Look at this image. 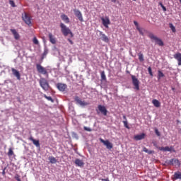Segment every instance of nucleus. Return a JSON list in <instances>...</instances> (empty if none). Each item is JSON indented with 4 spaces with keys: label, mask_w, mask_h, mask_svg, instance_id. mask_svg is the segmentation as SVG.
<instances>
[{
    "label": "nucleus",
    "mask_w": 181,
    "mask_h": 181,
    "mask_svg": "<svg viewBox=\"0 0 181 181\" xmlns=\"http://www.w3.org/2000/svg\"><path fill=\"white\" fill-rule=\"evenodd\" d=\"M14 178L16 179V180L17 181H22V180H21V176L19 175H16V176L14 177Z\"/></svg>",
    "instance_id": "nucleus-39"
},
{
    "label": "nucleus",
    "mask_w": 181,
    "mask_h": 181,
    "mask_svg": "<svg viewBox=\"0 0 181 181\" xmlns=\"http://www.w3.org/2000/svg\"><path fill=\"white\" fill-rule=\"evenodd\" d=\"M148 71L150 76H151V77H153V74L152 73V68H151V66H149L148 68Z\"/></svg>",
    "instance_id": "nucleus-37"
},
{
    "label": "nucleus",
    "mask_w": 181,
    "mask_h": 181,
    "mask_svg": "<svg viewBox=\"0 0 181 181\" xmlns=\"http://www.w3.org/2000/svg\"><path fill=\"white\" fill-rule=\"evenodd\" d=\"M50 163H56V162H57V160H56V158L53 157V156H49L48 158Z\"/></svg>",
    "instance_id": "nucleus-27"
},
{
    "label": "nucleus",
    "mask_w": 181,
    "mask_h": 181,
    "mask_svg": "<svg viewBox=\"0 0 181 181\" xmlns=\"http://www.w3.org/2000/svg\"><path fill=\"white\" fill-rule=\"evenodd\" d=\"M138 57H139V62H144L145 59H144V54H142V53H141V52H139V54H138Z\"/></svg>",
    "instance_id": "nucleus-28"
},
{
    "label": "nucleus",
    "mask_w": 181,
    "mask_h": 181,
    "mask_svg": "<svg viewBox=\"0 0 181 181\" xmlns=\"http://www.w3.org/2000/svg\"><path fill=\"white\" fill-rule=\"evenodd\" d=\"M136 29H137V30H139L140 35H144V33L142 32V29H141V28L137 27Z\"/></svg>",
    "instance_id": "nucleus-41"
},
{
    "label": "nucleus",
    "mask_w": 181,
    "mask_h": 181,
    "mask_svg": "<svg viewBox=\"0 0 181 181\" xmlns=\"http://www.w3.org/2000/svg\"><path fill=\"white\" fill-rule=\"evenodd\" d=\"M112 2L116 3L117 0H111Z\"/></svg>",
    "instance_id": "nucleus-49"
},
{
    "label": "nucleus",
    "mask_w": 181,
    "mask_h": 181,
    "mask_svg": "<svg viewBox=\"0 0 181 181\" xmlns=\"http://www.w3.org/2000/svg\"><path fill=\"white\" fill-rule=\"evenodd\" d=\"M9 4L11 5V6H12V8H15L16 6V5L15 4V1H13V0H9Z\"/></svg>",
    "instance_id": "nucleus-34"
},
{
    "label": "nucleus",
    "mask_w": 181,
    "mask_h": 181,
    "mask_svg": "<svg viewBox=\"0 0 181 181\" xmlns=\"http://www.w3.org/2000/svg\"><path fill=\"white\" fill-rule=\"evenodd\" d=\"M36 69L40 74H43L44 76H47V77H49V74L47 73V70L46 69V68L43 67L39 64H37Z\"/></svg>",
    "instance_id": "nucleus-4"
},
{
    "label": "nucleus",
    "mask_w": 181,
    "mask_h": 181,
    "mask_svg": "<svg viewBox=\"0 0 181 181\" xmlns=\"http://www.w3.org/2000/svg\"><path fill=\"white\" fill-rule=\"evenodd\" d=\"M100 76H101L102 80H107V76H105V72L102 71Z\"/></svg>",
    "instance_id": "nucleus-32"
},
{
    "label": "nucleus",
    "mask_w": 181,
    "mask_h": 181,
    "mask_svg": "<svg viewBox=\"0 0 181 181\" xmlns=\"http://www.w3.org/2000/svg\"><path fill=\"white\" fill-rule=\"evenodd\" d=\"M134 24L135 25V26H136V28H139V25L138 24V22L134 21Z\"/></svg>",
    "instance_id": "nucleus-44"
},
{
    "label": "nucleus",
    "mask_w": 181,
    "mask_h": 181,
    "mask_svg": "<svg viewBox=\"0 0 181 181\" xmlns=\"http://www.w3.org/2000/svg\"><path fill=\"white\" fill-rule=\"evenodd\" d=\"M101 21L103 26H105V28L108 29V25H111V21H110V18H108V16H106L105 18L102 17Z\"/></svg>",
    "instance_id": "nucleus-8"
},
{
    "label": "nucleus",
    "mask_w": 181,
    "mask_h": 181,
    "mask_svg": "<svg viewBox=\"0 0 181 181\" xmlns=\"http://www.w3.org/2000/svg\"><path fill=\"white\" fill-rule=\"evenodd\" d=\"M133 1H136V0H133Z\"/></svg>",
    "instance_id": "nucleus-52"
},
{
    "label": "nucleus",
    "mask_w": 181,
    "mask_h": 181,
    "mask_svg": "<svg viewBox=\"0 0 181 181\" xmlns=\"http://www.w3.org/2000/svg\"><path fill=\"white\" fill-rule=\"evenodd\" d=\"M33 42L34 45H39V40H37V38L36 37H33Z\"/></svg>",
    "instance_id": "nucleus-33"
},
{
    "label": "nucleus",
    "mask_w": 181,
    "mask_h": 181,
    "mask_svg": "<svg viewBox=\"0 0 181 181\" xmlns=\"http://www.w3.org/2000/svg\"><path fill=\"white\" fill-rule=\"evenodd\" d=\"M123 124L125 128H127V129H129V126H128V122L127 120L123 121Z\"/></svg>",
    "instance_id": "nucleus-36"
},
{
    "label": "nucleus",
    "mask_w": 181,
    "mask_h": 181,
    "mask_svg": "<svg viewBox=\"0 0 181 181\" xmlns=\"http://www.w3.org/2000/svg\"><path fill=\"white\" fill-rule=\"evenodd\" d=\"M174 59L178 62V66H181V53L174 54Z\"/></svg>",
    "instance_id": "nucleus-21"
},
{
    "label": "nucleus",
    "mask_w": 181,
    "mask_h": 181,
    "mask_svg": "<svg viewBox=\"0 0 181 181\" xmlns=\"http://www.w3.org/2000/svg\"><path fill=\"white\" fill-rule=\"evenodd\" d=\"M61 19L66 23H70V18H69V16L64 13L61 15Z\"/></svg>",
    "instance_id": "nucleus-20"
},
{
    "label": "nucleus",
    "mask_w": 181,
    "mask_h": 181,
    "mask_svg": "<svg viewBox=\"0 0 181 181\" xmlns=\"http://www.w3.org/2000/svg\"><path fill=\"white\" fill-rule=\"evenodd\" d=\"M132 84L134 86V90H139V80L137 79L136 76L132 75Z\"/></svg>",
    "instance_id": "nucleus-6"
},
{
    "label": "nucleus",
    "mask_w": 181,
    "mask_h": 181,
    "mask_svg": "<svg viewBox=\"0 0 181 181\" xmlns=\"http://www.w3.org/2000/svg\"><path fill=\"white\" fill-rule=\"evenodd\" d=\"M152 104H153L154 107L156 108H159V107H160V102L156 99H153L152 100Z\"/></svg>",
    "instance_id": "nucleus-23"
},
{
    "label": "nucleus",
    "mask_w": 181,
    "mask_h": 181,
    "mask_svg": "<svg viewBox=\"0 0 181 181\" xmlns=\"http://www.w3.org/2000/svg\"><path fill=\"white\" fill-rule=\"evenodd\" d=\"M169 26H170V28L172 32H173V33H176V28H175V27L173 26V24L170 23V24H169Z\"/></svg>",
    "instance_id": "nucleus-30"
},
{
    "label": "nucleus",
    "mask_w": 181,
    "mask_h": 181,
    "mask_svg": "<svg viewBox=\"0 0 181 181\" xmlns=\"http://www.w3.org/2000/svg\"><path fill=\"white\" fill-rule=\"evenodd\" d=\"M68 42H69L70 45H74L73 40H70V38H68Z\"/></svg>",
    "instance_id": "nucleus-45"
},
{
    "label": "nucleus",
    "mask_w": 181,
    "mask_h": 181,
    "mask_svg": "<svg viewBox=\"0 0 181 181\" xmlns=\"http://www.w3.org/2000/svg\"><path fill=\"white\" fill-rule=\"evenodd\" d=\"M169 165H172L173 166H178L180 167L181 163L180 161L178 159L176 158H172L168 162Z\"/></svg>",
    "instance_id": "nucleus-10"
},
{
    "label": "nucleus",
    "mask_w": 181,
    "mask_h": 181,
    "mask_svg": "<svg viewBox=\"0 0 181 181\" xmlns=\"http://www.w3.org/2000/svg\"><path fill=\"white\" fill-rule=\"evenodd\" d=\"M143 152H146V153H148V155H152V153H155V151L148 150L146 147L143 148Z\"/></svg>",
    "instance_id": "nucleus-25"
},
{
    "label": "nucleus",
    "mask_w": 181,
    "mask_h": 181,
    "mask_svg": "<svg viewBox=\"0 0 181 181\" xmlns=\"http://www.w3.org/2000/svg\"><path fill=\"white\" fill-rule=\"evenodd\" d=\"M163 77H165V74L161 71H158V80H160Z\"/></svg>",
    "instance_id": "nucleus-26"
},
{
    "label": "nucleus",
    "mask_w": 181,
    "mask_h": 181,
    "mask_svg": "<svg viewBox=\"0 0 181 181\" xmlns=\"http://www.w3.org/2000/svg\"><path fill=\"white\" fill-rule=\"evenodd\" d=\"M152 144L153 146H156L157 149H159V146H158V143L156 141H153Z\"/></svg>",
    "instance_id": "nucleus-42"
},
{
    "label": "nucleus",
    "mask_w": 181,
    "mask_h": 181,
    "mask_svg": "<svg viewBox=\"0 0 181 181\" xmlns=\"http://www.w3.org/2000/svg\"><path fill=\"white\" fill-rule=\"evenodd\" d=\"M29 141H33V145L36 146V148H40V143L39 142V140H36L33 139V136L29 137Z\"/></svg>",
    "instance_id": "nucleus-15"
},
{
    "label": "nucleus",
    "mask_w": 181,
    "mask_h": 181,
    "mask_svg": "<svg viewBox=\"0 0 181 181\" xmlns=\"http://www.w3.org/2000/svg\"><path fill=\"white\" fill-rule=\"evenodd\" d=\"M98 110L100 111V112H101L105 116L107 115V112H108V111L107 110V108H105V106L99 105L98 106Z\"/></svg>",
    "instance_id": "nucleus-13"
},
{
    "label": "nucleus",
    "mask_w": 181,
    "mask_h": 181,
    "mask_svg": "<svg viewBox=\"0 0 181 181\" xmlns=\"http://www.w3.org/2000/svg\"><path fill=\"white\" fill-rule=\"evenodd\" d=\"M74 15L78 18V21L80 22H84V19L83 18V14L81 13V11L78 9H74Z\"/></svg>",
    "instance_id": "nucleus-9"
},
{
    "label": "nucleus",
    "mask_w": 181,
    "mask_h": 181,
    "mask_svg": "<svg viewBox=\"0 0 181 181\" xmlns=\"http://www.w3.org/2000/svg\"><path fill=\"white\" fill-rule=\"evenodd\" d=\"M100 180H102V181H110V179H108V178H106V179L102 178V179H100Z\"/></svg>",
    "instance_id": "nucleus-46"
},
{
    "label": "nucleus",
    "mask_w": 181,
    "mask_h": 181,
    "mask_svg": "<svg viewBox=\"0 0 181 181\" xmlns=\"http://www.w3.org/2000/svg\"><path fill=\"white\" fill-rule=\"evenodd\" d=\"M100 36L101 37V40L105 42V43H108L110 42V38L105 34L103 33V32H100Z\"/></svg>",
    "instance_id": "nucleus-16"
},
{
    "label": "nucleus",
    "mask_w": 181,
    "mask_h": 181,
    "mask_svg": "<svg viewBox=\"0 0 181 181\" xmlns=\"http://www.w3.org/2000/svg\"><path fill=\"white\" fill-rule=\"evenodd\" d=\"M60 28H61V31L63 33L64 36H69V35H71V37H73V36H74L73 35V33L70 30V28H67V26H66L64 23H61Z\"/></svg>",
    "instance_id": "nucleus-1"
},
{
    "label": "nucleus",
    "mask_w": 181,
    "mask_h": 181,
    "mask_svg": "<svg viewBox=\"0 0 181 181\" xmlns=\"http://www.w3.org/2000/svg\"><path fill=\"white\" fill-rule=\"evenodd\" d=\"M155 133L157 136H160V132H159V130L158 129H155Z\"/></svg>",
    "instance_id": "nucleus-40"
},
{
    "label": "nucleus",
    "mask_w": 181,
    "mask_h": 181,
    "mask_svg": "<svg viewBox=\"0 0 181 181\" xmlns=\"http://www.w3.org/2000/svg\"><path fill=\"white\" fill-rule=\"evenodd\" d=\"M11 71H12L13 76H15L16 77L17 80H21V74L19 73V71L18 70L15 69V68H12Z\"/></svg>",
    "instance_id": "nucleus-17"
},
{
    "label": "nucleus",
    "mask_w": 181,
    "mask_h": 181,
    "mask_svg": "<svg viewBox=\"0 0 181 181\" xmlns=\"http://www.w3.org/2000/svg\"><path fill=\"white\" fill-rule=\"evenodd\" d=\"M174 177L176 180L181 179V173H179V172L178 173H175Z\"/></svg>",
    "instance_id": "nucleus-29"
},
{
    "label": "nucleus",
    "mask_w": 181,
    "mask_h": 181,
    "mask_svg": "<svg viewBox=\"0 0 181 181\" xmlns=\"http://www.w3.org/2000/svg\"><path fill=\"white\" fill-rule=\"evenodd\" d=\"M13 155V151L12 150V148H9L8 149V156H12Z\"/></svg>",
    "instance_id": "nucleus-35"
},
{
    "label": "nucleus",
    "mask_w": 181,
    "mask_h": 181,
    "mask_svg": "<svg viewBox=\"0 0 181 181\" xmlns=\"http://www.w3.org/2000/svg\"><path fill=\"white\" fill-rule=\"evenodd\" d=\"M172 90L174 91V90H175V88H172Z\"/></svg>",
    "instance_id": "nucleus-51"
},
{
    "label": "nucleus",
    "mask_w": 181,
    "mask_h": 181,
    "mask_svg": "<svg viewBox=\"0 0 181 181\" xmlns=\"http://www.w3.org/2000/svg\"><path fill=\"white\" fill-rule=\"evenodd\" d=\"M43 97H45V98H46V100H48V101H51V103H53V98H52V97L47 96V95H46V94H44Z\"/></svg>",
    "instance_id": "nucleus-31"
},
{
    "label": "nucleus",
    "mask_w": 181,
    "mask_h": 181,
    "mask_svg": "<svg viewBox=\"0 0 181 181\" xmlns=\"http://www.w3.org/2000/svg\"><path fill=\"white\" fill-rule=\"evenodd\" d=\"M100 141L102 144H103V145H105V146H106L107 149H109L110 151L113 148L112 143L110 142V141L104 140L102 138L100 139Z\"/></svg>",
    "instance_id": "nucleus-7"
},
{
    "label": "nucleus",
    "mask_w": 181,
    "mask_h": 181,
    "mask_svg": "<svg viewBox=\"0 0 181 181\" xmlns=\"http://www.w3.org/2000/svg\"><path fill=\"white\" fill-rule=\"evenodd\" d=\"M160 6L162 7L163 10L165 12L166 11V7H165V6H163V4H162V3L160 4Z\"/></svg>",
    "instance_id": "nucleus-43"
},
{
    "label": "nucleus",
    "mask_w": 181,
    "mask_h": 181,
    "mask_svg": "<svg viewBox=\"0 0 181 181\" xmlns=\"http://www.w3.org/2000/svg\"><path fill=\"white\" fill-rule=\"evenodd\" d=\"M148 37H150L151 40H154L156 45H158V46H164L163 41H162L160 38L155 36L153 33H150L148 34Z\"/></svg>",
    "instance_id": "nucleus-3"
},
{
    "label": "nucleus",
    "mask_w": 181,
    "mask_h": 181,
    "mask_svg": "<svg viewBox=\"0 0 181 181\" xmlns=\"http://www.w3.org/2000/svg\"><path fill=\"white\" fill-rule=\"evenodd\" d=\"M74 163H75V165H76V166H78L79 168H83L84 167V162L83 161V160H80L78 158H76L75 160Z\"/></svg>",
    "instance_id": "nucleus-18"
},
{
    "label": "nucleus",
    "mask_w": 181,
    "mask_h": 181,
    "mask_svg": "<svg viewBox=\"0 0 181 181\" xmlns=\"http://www.w3.org/2000/svg\"><path fill=\"white\" fill-rule=\"evenodd\" d=\"M39 83L42 90H44V91H49V88H50V85L49 84V81H47L46 78H41L39 81Z\"/></svg>",
    "instance_id": "nucleus-2"
},
{
    "label": "nucleus",
    "mask_w": 181,
    "mask_h": 181,
    "mask_svg": "<svg viewBox=\"0 0 181 181\" xmlns=\"http://www.w3.org/2000/svg\"><path fill=\"white\" fill-rule=\"evenodd\" d=\"M44 54H47V52H44Z\"/></svg>",
    "instance_id": "nucleus-50"
},
{
    "label": "nucleus",
    "mask_w": 181,
    "mask_h": 181,
    "mask_svg": "<svg viewBox=\"0 0 181 181\" xmlns=\"http://www.w3.org/2000/svg\"><path fill=\"white\" fill-rule=\"evenodd\" d=\"M22 19L26 23V25H28V26H30L32 25V18L28 13H24L22 14Z\"/></svg>",
    "instance_id": "nucleus-5"
},
{
    "label": "nucleus",
    "mask_w": 181,
    "mask_h": 181,
    "mask_svg": "<svg viewBox=\"0 0 181 181\" xmlns=\"http://www.w3.org/2000/svg\"><path fill=\"white\" fill-rule=\"evenodd\" d=\"M159 151H163V152H170L172 149L169 146L159 147Z\"/></svg>",
    "instance_id": "nucleus-24"
},
{
    "label": "nucleus",
    "mask_w": 181,
    "mask_h": 181,
    "mask_svg": "<svg viewBox=\"0 0 181 181\" xmlns=\"http://www.w3.org/2000/svg\"><path fill=\"white\" fill-rule=\"evenodd\" d=\"M84 131H87L88 132H91L92 129L90 127H83Z\"/></svg>",
    "instance_id": "nucleus-38"
},
{
    "label": "nucleus",
    "mask_w": 181,
    "mask_h": 181,
    "mask_svg": "<svg viewBox=\"0 0 181 181\" xmlns=\"http://www.w3.org/2000/svg\"><path fill=\"white\" fill-rule=\"evenodd\" d=\"M75 101H76V104H79V105H82V106L87 105V103L82 101L81 99H80V98H78V96L75 97Z\"/></svg>",
    "instance_id": "nucleus-19"
},
{
    "label": "nucleus",
    "mask_w": 181,
    "mask_h": 181,
    "mask_svg": "<svg viewBox=\"0 0 181 181\" xmlns=\"http://www.w3.org/2000/svg\"><path fill=\"white\" fill-rule=\"evenodd\" d=\"M123 118L125 119V121H127V116L123 115Z\"/></svg>",
    "instance_id": "nucleus-47"
},
{
    "label": "nucleus",
    "mask_w": 181,
    "mask_h": 181,
    "mask_svg": "<svg viewBox=\"0 0 181 181\" xmlns=\"http://www.w3.org/2000/svg\"><path fill=\"white\" fill-rule=\"evenodd\" d=\"M134 139L135 141H141V139H145V133L134 136Z\"/></svg>",
    "instance_id": "nucleus-22"
},
{
    "label": "nucleus",
    "mask_w": 181,
    "mask_h": 181,
    "mask_svg": "<svg viewBox=\"0 0 181 181\" xmlns=\"http://www.w3.org/2000/svg\"><path fill=\"white\" fill-rule=\"evenodd\" d=\"M10 31L11 32L12 35L14 36V39L16 40H19L21 39V35L16 29H11Z\"/></svg>",
    "instance_id": "nucleus-12"
},
{
    "label": "nucleus",
    "mask_w": 181,
    "mask_h": 181,
    "mask_svg": "<svg viewBox=\"0 0 181 181\" xmlns=\"http://www.w3.org/2000/svg\"><path fill=\"white\" fill-rule=\"evenodd\" d=\"M48 37H49V42H50V43H52V45H56V43H57L56 37H54V35H53V34H52V33H49Z\"/></svg>",
    "instance_id": "nucleus-14"
},
{
    "label": "nucleus",
    "mask_w": 181,
    "mask_h": 181,
    "mask_svg": "<svg viewBox=\"0 0 181 181\" xmlns=\"http://www.w3.org/2000/svg\"><path fill=\"white\" fill-rule=\"evenodd\" d=\"M2 175H5V169L3 170Z\"/></svg>",
    "instance_id": "nucleus-48"
},
{
    "label": "nucleus",
    "mask_w": 181,
    "mask_h": 181,
    "mask_svg": "<svg viewBox=\"0 0 181 181\" xmlns=\"http://www.w3.org/2000/svg\"><path fill=\"white\" fill-rule=\"evenodd\" d=\"M57 88L59 91L64 92L66 91V88H67V85L62 83H58L57 84Z\"/></svg>",
    "instance_id": "nucleus-11"
}]
</instances>
